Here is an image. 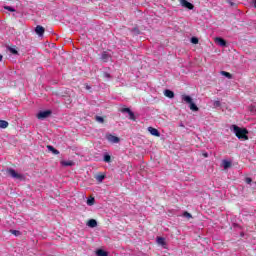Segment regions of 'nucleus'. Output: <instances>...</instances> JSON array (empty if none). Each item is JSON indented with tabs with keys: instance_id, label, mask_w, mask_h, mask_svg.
Masks as SVG:
<instances>
[{
	"instance_id": "obj_7",
	"label": "nucleus",
	"mask_w": 256,
	"mask_h": 256,
	"mask_svg": "<svg viewBox=\"0 0 256 256\" xmlns=\"http://www.w3.org/2000/svg\"><path fill=\"white\" fill-rule=\"evenodd\" d=\"M180 3L182 5V7H186V9H189L190 11L195 9V6L187 0H180Z\"/></svg>"
},
{
	"instance_id": "obj_1",
	"label": "nucleus",
	"mask_w": 256,
	"mask_h": 256,
	"mask_svg": "<svg viewBox=\"0 0 256 256\" xmlns=\"http://www.w3.org/2000/svg\"><path fill=\"white\" fill-rule=\"evenodd\" d=\"M232 129L237 138L244 139V141L249 140V136H247L249 134V130H247V128H241L237 125H232Z\"/></svg>"
},
{
	"instance_id": "obj_20",
	"label": "nucleus",
	"mask_w": 256,
	"mask_h": 256,
	"mask_svg": "<svg viewBox=\"0 0 256 256\" xmlns=\"http://www.w3.org/2000/svg\"><path fill=\"white\" fill-rule=\"evenodd\" d=\"M222 163H223L224 169H229V167H231V162L230 161L223 160Z\"/></svg>"
},
{
	"instance_id": "obj_6",
	"label": "nucleus",
	"mask_w": 256,
	"mask_h": 256,
	"mask_svg": "<svg viewBox=\"0 0 256 256\" xmlns=\"http://www.w3.org/2000/svg\"><path fill=\"white\" fill-rule=\"evenodd\" d=\"M106 139L107 141H109V143H119V141H121L119 137L113 136V134H107Z\"/></svg>"
},
{
	"instance_id": "obj_14",
	"label": "nucleus",
	"mask_w": 256,
	"mask_h": 256,
	"mask_svg": "<svg viewBox=\"0 0 256 256\" xmlns=\"http://www.w3.org/2000/svg\"><path fill=\"white\" fill-rule=\"evenodd\" d=\"M61 165L63 167H73L75 165V162L69 160V161H61Z\"/></svg>"
},
{
	"instance_id": "obj_4",
	"label": "nucleus",
	"mask_w": 256,
	"mask_h": 256,
	"mask_svg": "<svg viewBox=\"0 0 256 256\" xmlns=\"http://www.w3.org/2000/svg\"><path fill=\"white\" fill-rule=\"evenodd\" d=\"M51 113H52L51 110L40 111L37 114V119H40V120L47 119V117H49Z\"/></svg>"
},
{
	"instance_id": "obj_30",
	"label": "nucleus",
	"mask_w": 256,
	"mask_h": 256,
	"mask_svg": "<svg viewBox=\"0 0 256 256\" xmlns=\"http://www.w3.org/2000/svg\"><path fill=\"white\" fill-rule=\"evenodd\" d=\"M5 9L7 11H11L12 13L15 12V9H13L11 6H5Z\"/></svg>"
},
{
	"instance_id": "obj_32",
	"label": "nucleus",
	"mask_w": 256,
	"mask_h": 256,
	"mask_svg": "<svg viewBox=\"0 0 256 256\" xmlns=\"http://www.w3.org/2000/svg\"><path fill=\"white\" fill-rule=\"evenodd\" d=\"M85 88L87 89V91H90L91 86H89V84H86V85H85Z\"/></svg>"
},
{
	"instance_id": "obj_27",
	"label": "nucleus",
	"mask_w": 256,
	"mask_h": 256,
	"mask_svg": "<svg viewBox=\"0 0 256 256\" xmlns=\"http://www.w3.org/2000/svg\"><path fill=\"white\" fill-rule=\"evenodd\" d=\"M96 121H98V123H105V119L101 116H96Z\"/></svg>"
},
{
	"instance_id": "obj_8",
	"label": "nucleus",
	"mask_w": 256,
	"mask_h": 256,
	"mask_svg": "<svg viewBox=\"0 0 256 256\" xmlns=\"http://www.w3.org/2000/svg\"><path fill=\"white\" fill-rule=\"evenodd\" d=\"M35 33L38 34L39 37H43L45 34V28L41 25H37L35 28Z\"/></svg>"
},
{
	"instance_id": "obj_11",
	"label": "nucleus",
	"mask_w": 256,
	"mask_h": 256,
	"mask_svg": "<svg viewBox=\"0 0 256 256\" xmlns=\"http://www.w3.org/2000/svg\"><path fill=\"white\" fill-rule=\"evenodd\" d=\"M7 51H9L12 55H19L17 46H7Z\"/></svg>"
},
{
	"instance_id": "obj_2",
	"label": "nucleus",
	"mask_w": 256,
	"mask_h": 256,
	"mask_svg": "<svg viewBox=\"0 0 256 256\" xmlns=\"http://www.w3.org/2000/svg\"><path fill=\"white\" fill-rule=\"evenodd\" d=\"M182 101H184V103H187L190 107L191 111H199V107H197L194 103H193V98H191V96L189 95H182Z\"/></svg>"
},
{
	"instance_id": "obj_22",
	"label": "nucleus",
	"mask_w": 256,
	"mask_h": 256,
	"mask_svg": "<svg viewBox=\"0 0 256 256\" xmlns=\"http://www.w3.org/2000/svg\"><path fill=\"white\" fill-rule=\"evenodd\" d=\"M221 73L224 75V77H227V79H231L233 77V75H231L229 72L222 71Z\"/></svg>"
},
{
	"instance_id": "obj_29",
	"label": "nucleus",
	"mask_w": 256,
	"mask_h": 256,
	"mask_svg": "<svg viewBox=\"0 0 256 256\" xmlns=\"http://www.w3.org/2000/svg\"><path fill=\"white\" fill-rule=\"evenodd\" d=\"M245 183H247V185H251V183H253V179L247 177V178L245 179Z\"/></svg>"
},
{
	"instance_id": "obj_31",
	"label": "nucleus",
	"mask_w": 256,
	"mask_h": 256,
	"mask_svg": "<svg viewBox=\"0 0 256 256\" xmlns=\"http://www.w3.org/2000/svg\"><path fill=\"white\" fill-rule=\"evenodd\" d=\"M215 107H221V102L219 100L214 102Z\"/></svg>"
},
{
	"instance_id": "obj_9",
	"label": "nucleus",
	"mask_w": 256,
	"mask_h": 256,
	"mask_svg": "<svg viewBox=\"0 0 256 256\" xmlns=\"http://www.w3.org/2000/svg\"><path fill=\"white\" fill-rule=\"evenodd\" d=\"M215 43H217V45H220V47H227V41L221 37L215 38Z\"/></svg>"
},
{
	"instance_id": "obj_24",
	"label": "nucleus",
	"mask_w": 256,
	"mask_h": 256,
	"mask_svg": "<svg viewBox=\"0 0 256 256\" xmlns=\"http://www.w3.org/2000/svg\"><path fill=\"white\" fill-rule=\"evenodd\" d=\"M87 205L91 206V205H95V198H89L87 200Z\"/></svg>"
},
{
	"instance_id": "obj_34",
	"label": "nucleus",
	"mask_w": 256,
	"mask_h": 256,
	"mask_svg": "<svg viewBox=\"0 0 256 256\" xmlns=\"http://www.w3.org/2000/svg\"><path fill=\"white\" fill-rule=\"evenodd\" d=\"M3 61V55L0 54V62Z\"/></svg>"
},
{
	"instance_id": "obj_25",
	"label": "nucleus",
	"mask_w": 256,
	"mask_h": 256,
	"mask_svg": "<svg viewBox=\"0 0 256 256\" xmlns=\"http://www.w3.org/2000/svg\"><path fill=\"white\" fill-rule=\"evenodd\" d=\"M10 233H12V235H15L16 237H19V235H21V232L19 230H10Z\"/></svg>"
},
{
	"instance_id": "obj_10",
	"label": "nucleus",
	"mask_w": 256,
	"mask_h": 256,
	"mask_svg": "<svg viewBox=\"0 0 256 256\" xmlns=\"http://www.w3.org/2000/svg\"><path fill=\"white\" fill-rule=\"evenodd\" d=\"M149 133H151L154 137H161V133L157 128L149 127L148 128Z\"/></svg>"
},
{
	"instance_id": "obj_35",
	"label": "nucleus",
	"mask_w": 256,
	"mask_h": 256,
	"mask_svg": "<svg viewBox=\"0 0 256 256\" xmlns=\"http://www.w3.org/2000/svg\"><path fill=\"white\" fill-rule=\"evenodd\" d=\"M204 157H209V155L206 153V154H204Z\"/></svg>"
},
{
	"instance_id": "obj_16",
	"label": "nucleus",
	"mask_w": 256,
	"mask_h": 256,
	"mask_svg": "<svg viewBox=\"0 0 256 256\" xmlns=\"http://www.w3.org/2000/svg\"><path fill=\"white\" fill-rule=\"evenodd\" d=\"M96 255L97 256H109V253H107V251L103 250V249H98L96 251Z\"/></svg>"
},
{
	"instance_id": "obj_5",
	"label": "nucleus",
	"mask_w": 256,
	"mask_h": 256,
	"mask_svg": "<svg viewBox=\"0 0 256 256\" xmlns=\"http://www.w3.org/2000/svg\"><path fill=\"white\" fill-rule=\"evenodd\" d=\"M120 112L121 113H128L129 119H131V121H135V113H133V111H131L130 108H126V107L121 108Z\"/></svg>"
},
{
	"instance_id": "obj_17",
	"label": "nucleus",
	"mask_w": 256,
	"mask_h": 256,
	"mask_svg": "<svg viewBox=\"0 0 256 256\" xmlns=\"http://www.w3.org/2000/svg\"><path fill=\"white\" fill-rule=\"evenodd\" d=\"M48 151H51L53 155H59V150L55 149V147L48 145L47 146Z\"/></svg>"
},
{
	"instance_id": "obj_21",
	"label": "nucleus",
	"mask_w": 256,
	"mask_h": 256,
	"mask_svg": "<svg viewBox=\"0 0 256 256\" xmlns=\"http://www.w3.org/2000/svg\"><path fill=\"white\" fill-rule=\"evenodd\" d=\"M103 161H104L105 163H111V155L105 154V155H104V158H103Z\"/></svg>"
},
{
	"instance_id": "obj_12",
	"label": "nucleus",
	"mask_w": 256,
	"mask_h": 256,
	"mask_svg": "<svg viewBox=\"0 0 256 256\" xmlns=\"http://www.w3.org/2000/svg\"><path fill=\"white\" fill-rule=\"evenodd\" d=\"M111 59V55H109V53L107 52H103L102 55H101V60L104 62V63H108V61Z\"/></svg>"
},
{
	"instance_id": "obj_15",
	"label": "nucleus",
	"mask_w": 256,
	"mask_h": 256,
	"mask_svg": "<svg viewBox=\"0 0 256 256\" xmlns=\"http://www.w3.org/2000/svg\"><path fill=\"white\" fill-rule=\"evenodd\" d=\"M87 225H88V227L95 228V227H97V220H95V219H90V220L87 222Z\"/></svg>"
},
{
	"instance_id": "obj_23",
	"label": "nucleus",
	"mask_w": 256,
	"mask_h": 256,
	"mask_svg": "<svg viewBox=\"0 0 256 256\" xmlns=\"http://www.w3.org/2000/svg\"><path fill=\"white\" fill-rule=\"evenodd\" d=\"M157 242L159 243V245H165V238H163V237H158V238H157Z\"/></svg>"
},
{
	"instance_id": "obj_19",
	"label": "nucleus",
	"mask_w": 256,
	"mask_h": 256,
	"mask_svg": "<svg viewBox=\"0 0 256 256\" xmlns=\"http://www.w3.org/2000/svg\"><path fill=\"white\" fill-rule=\"evenodd\" d=\"M96 181H98V183H103V179H105V175L103 174H98L95 176Z\"/></svg>"
},
{
	"instance_id": "obj_26",
	"label": "nucleus",
	"mask_w": 256,
	"mask_h": 256,
	"mask_svg": "<svg viewBox=\"0 0 256 256\" xmlns=\"http://www.w3.org/2000/svg\"><path fill=\"white\" fill-rule=\"evenodd\" d=\"M183 217H186V219H191L193 216L191 215V213L185 211V212L183 213Z\"/></svg>"
},
{
	"instance_id": "obj_28",
	"label": "nucleus",
	"mask_w": 256,
	"mask_h": 256,
	"mask_svg": "<svg viewBox=\"0 0 256 256\" xmlns=\"http://www.w3.org/2000/svg\"><path fill=\"white\" fill-rule=\"evenodd\" d=\"M191 43H193L194 45H197V43H199V39L197 37H193L191 39Z\"/></svg>"
},
{
	"instance_id": "obj_3",
	"label": "nucleus",
	"mask_w": 256,
	"mask_h": 256,
	"mask_svg": "<svg viewBox=\"0 0 256 256\" xmlns=\"http://www.w3.org/2000/svg\"><path fill=\"white\" fill-rule=\"evenodd\" d=\"M7 175H9L10 177H12V179H18L19 181H22L23 176L19 173H17V171H15V169L13 168H8L6 170Z\"/></svg>"
},
{
	"instance_id": "obj_33",
	"label": "nucleus",
	"mask_w": 256,
	"mask_h": 256,
	"mask_svg": "<svg viewBox=\"0 0 256 256\" xmlns=\"http://www.w3.org/2000/svg\"><path fill=\"white\" fill-rule=\"evenodd\" d=\"M228 3L233 7L235 5V3L228 1Z\"/></svg>"
},
{
	"instance_id": "obj_18",
	"label": "nucleus",
	"mask_w": 256,
	"mask_h": 256,
	"mask_svg": "<svg viewBox=\"0 0 256 256\" xmlns=\"http://www.w3.org/2000/svg\"><path fill=\"white\" fill-rule=\"evenodd\" d=\"M7 127H9V122L0 120V129H7Z\"/></svg>"
},
{
	"instance_id": "obj_13",
	"label": "nucleus",
	"mask_w": 256,
	"mask_h": 256,
	"mask_svg": "<svg viewBox=\"0 0 256 256\" xmlns=\"http://www.w3.org/2000/svg\"><path fill=\"white\" fill-rule=\"evenodd\" d=\"M164 95L165 97H168V99H173V97H175V92L167 89L164 91Z\"/></svg>"
}]
</instances>
